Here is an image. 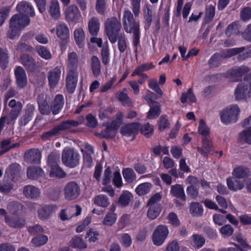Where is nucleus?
<instances>
[{"label":"nucleus","mask_w":251,"mask_h":251,"mask_svg":"<svg viewBox=\"0 0 251 251\" xmlns=\"http://www.w3.org/2000/svg\"><path fill=\"white\" fill-rule=\"evenodd\" d=\"M123 26L125 31L127 33L133 34V43L136 47L135 51L140 40L139 24L135 22L133 14L129 10L125 11L123 16Z\"/></svg>","instance_id":"obj_1"},{"label":"nucleus","mask_w":251,"mask_h":251,"mask_svg":"<svg viewBox=\"0 0 251 251\" xmlns=\"http://www.w3.org/2000/svg\"><path fill=\"white\" fill-rule=\"evenodd\" d=\"M82 121H77L75 120H67L61 123L59 125L54 126L51 130L44 132L41 138L46 141L55 136L57 135L61 131L69 130L73 127H76L81 124Z\"/></svg>","instance_id":"obj_2"},{"label":"nucleus","mask_w":251,"mask_h":251,"mask_svg":"<svg viewBox=\"0 0 251 251\" xmlns=\"http://www.w3.org/2000/svg\"><path fill=\"white\" fill-rule=\"evenodd\" d=\"M121 28L120 21L116 17L107 19L105 22L106 34L112 44L116 43L119 37Z\"/></svg>","instance_id":"obj_3"},{"label":"nucleus","mask_w":251,"mask_h":251,"mask_svg":"<svg viewBox=\"0 0 251 251\" xmlns=\"http://www.w3.org/2000/svg\"><path fill=\"white\" fill-rule=\"evenodd\" d=\"M61 159L66 166L74 168L79 164L80 155L74 148L66 147L62 151Z\"/></svg>","instance_id":"obj_4"},{"label":"nucleus","mask_w":251,"mask_h":251,"mask_svg":"<svg viewBox=\"0 0 251 251\" xmlns=\"http://www.w3.org/2000/svg\"><path fill=\"white\" fill-rule=\"evenodd\" d=\"M240 112V108L237 105H230L220 113L221 120L225 124L235 123Z\"/></svg>","instance_id":"obj_5"},{"label":"nucleus","mask_w":251,"mask_h":251,"mask_svg":"<svg viewBox=\"0 0 251 251\" xmlns=\"http://www.w3.org/2000/svg\"><path fill=\"white\" fill-rule=\"evenodd\" d=\"M80 192V186L76 182L70 181L64 187V197L67 200L73 201L79 196Z\"/></svg>","instance_id":"obj_6"},{"label":"nucleus","mask_w":251,"mask_h":251,"mask_svg":"<svg viewBox=\"0 0 251 251\" xmlns=\"http://www.w3.org/2000/svg\"><path fill=\"white\" fill-rule=\"evenodd\" d=\"M169 231L167 226L163 225L157 226L152 234V241L156 246H160L165 241Z\"/></svg>","instance_id":"obj_7"},{"label":"nucleus","mask_w":251,"mask_h":251,"mask_svg":"<svg viewBox=\"0 0 251 251\" xmlns=\"http://www.w3.org/2000/svg\"><path fill=\"white\" fill-rule=\"evenodd\" d=\"M65 17L68 23H76L80 19L81 15L78 7L75 4H72L65 10Z\"/></svg>","instance_id":"obj_8"},{"label":"nucleus","mask_w":251,"mask_h":251,"mask_svg":"<svg viewBox=\"0 0 251 251\" xmlns=\"http://www.w3.org/2000/svg\"><path fill=\"white\" fill-rule=\"evenodd\" d=\"M78 78V71H68L66 77V86L67 92L73 93L76 87Z\"/></svg>","instance_id":"obj_9"},{"label":"nucleus","mask_w":251,"mask_h":251,"mask_svg":"<svg viewBox=\"0 0 251 251\" xmlns=\"http://www.w3.org/2000/svg\"><path fill=\"white\" fill-rule=\"evenodd\" d=\"M61 66H56L48 73L49 85L51 88H54L58 84L61 76Z\"/></svg>","instance_id":"obj_10"},{"label":"nucleus","mask_w":251,"mask_h":251,"mask_svg":"<svg viewBox=\"0 0 251 251\" xmlns=\"http://www.w3.org/2000/svg\"><path fill=\"white\" fill-rule=\"evenodd\" d=\"M139 124L137 123H132L127 124L123 126L121 130V133L125 136H131L132 138L130 141H133L135 138V134L138 132L139 129Z\"/></svg>","instance_id":"obj_11"},{"label":"nucleus","mask_w":251,"mask_h":251,"mask_svg":"<svg viewBox=\"0 0 251 251\" xmlns=\"http://www.w3.org/2000/svg\"><path fill=\"white\" fill-rule=\"evenodd\" d=\"M5 223L15 229L23 228L26 224L25 219L20 215H12L6 217Z\"/></svg>","instance_id":"obj_12"},{"label":"nucleus","mask_w":251,"mask_h":251,"mask_svg":"<svg viewBox=\"0 0 251 251\" xmlns=\"http://www.w3.org/2000/svg\"><path fill=\"white\" fill-rule=\"evenodd\" d=\"M10 22L13 26H16L22 29L29 24L30 20L28 16L19 14L14 15Z\"/></svg>","instance_id":"obj_13"},{"label":"nucleus","mask_w":251,"mask_h":251,"mask_svg":"<svg viewBox=\"0 0 251 251\" xmlns=\"http://www.w3.org/2000/svg\"><path fill=\"white\" fill-rule=\"evenodd\" d=\"M14 73L18 87L20 89L24 88L27 83L25 70L22 67L18 66L15 69Z\"/></svg>","instance_id":"obj_14"},{"label":"nucleus","mask_w":251,"mask_h":251,"mask_svg":"<svg viewBox=\"0 0 251 251\" xmlns=\"http://www.w3.org/2000/svg\"><path fill=\"white\" fill-rule=\"evenodd\" d=\"M250 70V68L246 66L232 69L229 72L231 81L237 82L241 80L242 76L249 72Z\"/></svg>","instance_id":"obj_15"},{"label":"nucleus","mask_w":251,"mask_h":251,"mask_svg":"<svg viewBox=\"0 0 251 251\" xmlns=\"http://www.w3.org/2000/svg\"><path fill=\"white\" fill-rule=\"evenodd\" d=\"M41 152L37 149H31L27 151L24 154L25 160L33 164H38L40 162Z\"/></svg>","instance_id":"obj_16"},{"label":"nucleus","mask_w":251,"mask_h":251,"mask_svg":"<svg viewBox=\"0 0 251 251\" xmlns=\"http://www.w3.org/2000/svg\"><path fill=\"white\" fill-rule=\"evenodd\" d=\"M16 9L20 14L30 17H34L35 15L33 7L30 3L26 1L20 2L17 6Z\"/></svg>","instance_id":"obj_17"},{"label":"nucleus","mask_w":251,"mask_h":251,"mask_svg":"<svg viewBox=\"0 0 251 251\" xmlns=\"http://www.w3.org/2000/svg\"><path fill=\"white\" fill-rule=\"evenodd\" d=\"M10 107L11 108L9 113L10 120L8 119V123L9 124L10 121L15 119L19 115L22 109V104L20 101H16L15 100H11L8 104Z\"/></svg>","instance_id":"obj_18"},{"label":"nucleus","mask_w":251,"mask_h":251,"mask_svg":"<svg viewBox=\"0 0 251 251\" xmlns=\"http://www.w3.org/2000/svg\"><path fill=\"white\" fill-rule=\"evenodd\" d=\"M22 64L29 72H34L37 68V65L33 58L27 54H23L20 57Z\"/></svg>","instance_id":"obj_19"},{"label":"nucleus","mask_w":251,"mask_h":251,"mask_svg":"<svg viewBox=\"0 0 251 251\" xmlns=\"http://www.w3.org/2000/svg\"><path fill=\"white\" fill-rule=\"evenodd\" d=\"M56 209L54 205H45L38 210V217L41 220L47 219Z\"/></svg>","instance_id":"obj_20"},{"label":"nucleus","mask_w":251,"mask_h":251,"mask_svg":"<svg viewBox=\"0 0 251 251\" xmlns=\"http://www.w3.org/2000/svg\"><path fill=\"white\" fill-rule=\"evenodd\" d=\"M23 194L27 199H36L39 197L40 191L37 187L28 185L24 187Z\"/></svg>","instance_id":"obj_21"},{"label":"nucleus","mask_w":251,"mask_h":251,"mask_svg":"<svg viewBox=\"0 0 251 251\" xmlns=\"http://www.w3.org/2000/svg\"><path fill=\"white\" fill-rule=\"evenodd\" d=\"M49 12L51 17L54 20L60 19L61 16L60 5L57 0H52L49 6Z\"/></svg>","instance_id":"obj_22"},{"label":"nucleus","mask_w":251,"mask_h":251,"mask_svg":"<svg viewBox=\"0 0 251 251\" xmlns=\"http://www.w3.org/2000/svg\"><path fill=\"white\" fill-rule=\"evenodd\" d=\"M227 185L229 189L237 191L243 189L245 186L244 182L236 177H228L226 179Z\"/></svg>","instance_id":"obj_23"},{"label":"nucleus","mask_w":251,"mask_h":251,"mask_svg":"<svg viewBox=\"0 0 251 251\" xmlns=\"http://www.w3.org/2000/svg\"><path fill=\"white\" fill-rule=\"evenodd\" d=\"M79 63L78 56L75 52L68 54L67 60L68 71H78Z\"/></svg>","instance_id":"obj_24"},{"label":"nucleus","mask_w":251,"mask_h":251,"mask_svg":"<svg viewBox=\"0 0 251 251\" xmlns=\"http://www.w3.org/2000/svg\"><path fill=\"white\" fill-rule=\"evenodd\" d=\"M64 98L62 95H57L51 104V110L53 115L57 114L64 105Z\"/></svg>","instance_id":"obj_25"},{"label":"nucleus","mask_w":251,"mask_h":251,"mask_svg":"<svg viewBox=\"0 0 251 251\" xmlns=\"http://www.w3.org/2000/svg\"><path fill=\"white\" fill-rule=\"evenodd\" d=\"M44 176L43 170L40 167L32 166L27 170V176L31 179H37Z\"/></svg>","instance_id":"obj_26"},{"label":"nucleus","mask_w":251,"mask_h":251,"mask_svg":"<svg viewBox=\"0 0 251 251\" xmlns=\"http://www.w3.org/2000/svg\"><path fill=\"white\" fill-rule=\"evenodd\" d=\"M100 29V23L97 18L92 17L88 22V30L92 36H97Z\"/></svg>","instance_id":"obj_27"},{"label":"nucleus","mask_w":251,"mask_h":251,"mask_svg":"<svg viewBox=\"0 0 251 251\" xmlns=\"http://www.w3.org/2000/svg\"><path fill=\"white\" fill-rule=\"evenodd\" d=\"M90 65L93 74L97 77L101 73L100 63L98 57L95 55L92 56L90 60Z\"/></svg>","instance_id":"obj_28"},{"label":"nucleus","mask_w":251,"mask_h":251,"mask_svg":"<svg viewBox=\"0 0 251 251\" xmlns=\"http://www.w3.org/2000/svg\"><path fill=\"white\" fill-rule=\"evenodd\" d=\"M189 212L193 217H199L202 215L203 209L202 206L198 202H192L189 206Z\"/></svg>","instance_id":"obj_29"},{"label":"nucleus","mask_w":251,"mask_h":251,"mask_svg":"<svg viewBox=\"0 0 251 251\" xmlns=\"http://www.w3.org/2000/svg\"><path fill=\"white\" fill-rule=\"evenodd\" d=\"M171 193L173 196L179 198L183 201L186 200L183 188L180 184L172 185L171 189Z\"/></svg>","instance_id":"obj_30"},{"label":"nucleus","mask_w":251,"mask_h":251,"mask_svg":"<svg viewBox=\"0 0 251 251\" xmlns=\"http://www.w3.org/2000/svg\"><path fill=\"white\" fill-rule=\"evenodd\" d=\"M23 205L16 201H12L7 205V209L13 215H20L23 210Z\"/></svg>","instance_id":"obj_31"},{"label":"nucleus","mask_w":251,"mask_h":251,"mask_svg":"<svg viewBox=\"0 0 251 251\" xmlns=\"http://www.w3.org/2000/svg\"><path fill=\"white\" fill-rule=\"evenodd\" d=\"M249 169L244 166H238L234 169L232 175L238 178H244L250 176Z\"/></svg>","instance_id":"obj_32"},{"label":"nucleus","mask_w":251,"mask_h":251,"mask_svg":"<svg viewBox=\"0 0 251 251\" xmlns=\"http://www.w3.org/2000/svg\"><path fill=\"white\" fill-rule=\"evenodd\" d=\"M56 34L61 39H66L69 35V30L67 25L64 24H60L56 26Z\"/></svg>","instance_id":"obj_33"},{"label":"nucleus","mask_w":251,"mask_h":251,"mask_svg":"<svg viewBox=\"0 0 251 251\" xmlns=\"http://www.w3.org/2000/svg\"><path fill=\"white\" fill-rule=\"evenodd\" d=\"M39 109L42 114L49 115L50 113L51 107L49 105V100L47 99L43 100L39 98L38 100Z\"/></svg>","instance_id":"obj_34"},{"label":"nucleus","mask_w":251,"mask_h":251,"mask_svg":"<svg viewBox=\"0 0 251 251\" xmlns=\"http://www.w3.org/2000/svg\"><path fill=\"white\" fill-rule=\"evenodd\" d=\"M152 9L148 5H146L144 10V18L145 19V28L148 29L150 27L152 21Z\"/></svg>","instance_id":"obj_35"},{"label":"nucleus","mask_w":251,"mask_h":251,"mask_svg":"<svg viewBox=\"0 0 251 251\" xmlns=\"http://www.w3.org/2000/svg\"><path fill=\"white\" fill-rule=\"evenodd\" d=\"M235 99L238 100L245 99L246 98L247 93L245 84L243 83H239L234 92Z\"/></svg>","instance_id":"obj_36"},{"label":"nucleus","mask_w":251,"mask_h":251,"mask_svg":"<svg viewBox=\"0 0 251 251\" xmlns=\"http://www.w3.org/2000/svg\"><path fill=\"white\" fill-rule=\"evenodd\" d=\"M238 140L240 142L251 144V126L239 133Z\"/></svg>","instance_id":"obj_37"},{"label":"nucleus","mask_w":251,"mask_h":251,"mask_svg":"<svg viewBox=\"0 0 251 251\" xmlns=\"http://www.w3.org/2000/svg\"><path fill=\"white\" fill-rule=\"evenodd\" d=\"M74 35L76 44L80 47H82L85 40V33L83 29L81 27L75 29Z\"/></svg>","instance_id":"obj_38"},{"label":"nucleus","mask_w":251,"mask_h":251,"mask_svg":"<svg viewBox=\"0 0 251 251\" xmlns=\"http://www.w3.org/2000/svg\"><path fill=\"white\" fill-rule=\"evenodd\" d=\"M240 27L238 22H234L232 23L227 26L225 32L226 35L228 37H230L233 35L239 34Z\"/></svg>","instance_id":"obj_39"},{"label":"nucleus","mask_w":251,"mask_h":251,"mask_svg":"<svg viewBox=\"0 0 251 251\" xmlns=\"http://www.w3.org/2000/svg\"><path fill=\"white\" fill-rule=\"evenodd\" d=\"M123 177L126 182L127 183H132L136 179V175L133 170L130 168L123 169Z\"/></svg>","instance_id":"obj_40"},{"label":"nucleus","mask_w":251,"mask_h":251,"mask_svg":"<svg viewBox=\"0 0 251 251\" xmlns=\"http://www.w3.org/2000/svg\"><path fill=\"white\" fill-rule=\"evenodd\" d=\"M151 109L148 113L147 117L149 119H152L158 117L161 112L160 105L158 102L150 105Z\"/></svg>","instance_id":"obj_41"},{"label":"nucleus","mask_w":251,"mask_h":251,"mask_svg":"<svg viewBox=\"0 0 251 251\" xmlns=\"http://www.w3.org/2000/svg\"><path fill=\"white\" fill-rule=\"evenodd\" d=\"M70 246L73 248L85 249L86 244L83 240L79 236L74 237L70 242Z\"/></svg>","instance_id":"obj_42"},{"label":"nucleus","mask_w":251,"mask_h":251,"mask_svg":"<svg viewBox=\"0 0 251 251\" xmlns=\"http://www.w3.org/2000/svg\"><path fill=\"white\" fill-rule=\"evenodd\" d=\"M151 63H146L141 64L137 67L136 69L132 72L131 76H134L136 75H140L141 73H143L144 71H147L150 69L154 68Z\"/></svg>","instance_id":"obj_43"},{"label":"nucleus","mask_w":251,"mask_h":251,"mask_svg":"<svg viewBox=\"0 0 251 251\" xmlns=\"http://www.w3.org/2000/svg\"><path fill=\"white\" fill-rule=\"evenodd\" d=\"M151 186L152 185L150 183H143L137 187L135 189V192L140 196L144 195L150 191Z\"/></svg>","instance_id":"obj_44"},{"label":"nucleus","mask_w":251,"mask_h":251,"mask_svg":"<svg viewBox=\"0 0 251 251\" xmlns=\"http://www.w3.org/2000/svg\"><path fill=\"white\" fill-rule=\"evenodd\" d=\"M66 175V173L58 165L50 167V176L63 178Z\"/></svg>","instance_id":"obj_45"},{"label":"nucleus","mask_w":251,"mask_h":251,"mask_svg":"<svg viewBox=\"0 0 251 251\" xmlns=\"http://www.w3.org/2000/svg\"><path fill=\"white\" fill-rule=\"evenodd\" d=\"M148 217L151 220L156 219L162 210V206H148Z\"/></svg>","instance_id":"obj_46"},{"label":"nucleus","mask_w":251,"mask_h":251,"mask_svg":"<svg viewBox=\"0 0 251 251\" xmlns=\"http://www.w3.org/2000/svg\"><path fill=\"white\" fill-rule=\"evenodd\" d=\"M132 198L131 194L128 191H126L121 195L118 203L122 206H126L129 203Z\"/></svg>","instance_id":"obj_47"},{"label":"nucleus","mask_w":251,"mask_h":251,"mask_svg":"<svg viewBox=\"0 0 251 251\" xmlns=\"http://www.w3.org/2000/svg\"><path fill=\"white\" fill-rule=\"evenodd\" d=\"M94 203L99 206L106 207L109 205L110 202L106 196L100 195L95 198Z\"/></svg>","instance_id":"obj_48"},{"label":"nucleus","mask_w":251,"mask_h":251,"mask_svg":"<svg viewBox=\"0 0 251 251\" xmlns=\"http://www.w3.org/2000/svg\"><path fill=\"white\" fill-rule=\"evenodd\" d=\"M215 14V8L213 5H209L206 7L205 16L204 22L205 24L210 23L213 19Z\"/></svg>","instance_id":"obj_49"},{"label":"nucleus","mask_w":251,"mask_h":251,"mask_svg":"<svg viewBox=\"0 0 251 251\" xmlns=\"http://www.w3.org/2000/svg\"><path fill=\"white\" fill-rule=\"evenodd\" d=\"M162 198L161 195L159 193H155L148 201V206H162L159 203Z\"/></svg>","instance_id":"obj_50"},{"label":"nucleus","mask_w":251,"mask_h":251,"mask_svg":"<svg viewBox=\"0 0 251 251\" xmlns=\"http://www.w3.org/2000/svg\"><path fill=\"white\" fill-rule=\"evenodd\" d=\"M149 86L150 88L154 91L158 95V96H156L155 97V99H157L162 96L163 91L159 87L156 79H150L149 82Z\"/></svg>","instance_id":"obj_51"},{"label":"nucleus","mask_w":251,"mask_h":251,"mask_svg":"<svg viewBox=\"0 0 251 251\" xmlns=\"http://www.w3.org/2000/svg\"><path fill=\"white\" fill-rule=\"evenodd\" d=\"M198 132L203 137L207 136L210 133L209 128L207 127L204 120L202 119H201L200 121Z\"/></svg>","instance_id":"obj_52"},{"label":"nucleus","mask_w":251,"mask_h":251,"mask_svg":"<svg viewBox=\"0 0 251 251\" xmlns=\"http://www.w3.org/2000/svg\"><path fill=\"white\" fill-rule=\"evenodd\" d=\"M10 27L8 31L7 36L11 39H14L16 37L19 35L20 31L21 30L19 27L12 25V23L9 22Z\"/></svg>","instance_id":"obj_53"},{"label":"nucleus","mask_w":251,"mask_h":251,"mask_svg":"<svg viewBox=\"0 0 251 251\" xmlns=\"http://www.w3.org/2000/svg\"><path fill=\"white\" fill-rule=\"evenodd\" d=\"M8 62V55L7 50L0 48V66L3 69Z\"/></svg>","instance_id":"obj_54"},{"label":"nucleus","mask_w":251,"mask_h":251,"mask_svg":"<svg viewBox=\"0 0 251 251\" xmlns=\"http://www.w3.org/2000/svg\"><path fill=\"white\" fill-rule=\"evenodd\" d=\"M107 8L106 0H97L96 3V9L100 14H104Z\"/></svg>","instance_id":"obj_55"},{"label":"nucleus","mask_w":251,"mask_h":251,"mask_svg":"<svg viewBox=\"0 0 251 251\" xmlns=\"http://www.w3.org/2000/svg\"><path fill=\"white\" fill-rule=\"evenodd\" d=\"M220 233L225 237L231 236L234 232V228L229 224L223 226L220 229Z\"/></svg>","instance_id":"obj_56"},{"label":"nucleus","mask_w":251,"mask_h":251,"mask_svg":"<svg viewBox=\"0 0 251 251\" xmlns=\"http://www.w3.org/2000/svg\"><path fill=\"white\" fill-rule=\"evenodd\" d=\"M59 154L57 152H51L48 156V162L50 167L58 165L59 162Z\"/></svg>","instance_id":"obj_57"},{"label":"nucleus","mask_w":251,"mask_h":251,"mask_svg":"<svg viewBox=\"0 0 251 251\" xmlns=\"http://www.w3.org/2000/svg\"><path fill=\"white\" fill-rule=\"evenodd\" d=\"M170 122L166 115H162L159 118L158 121V128L160 131H162L166 128H169Z\"/></svg>","instance_id":"obj_58"},{"label":"nucleus","mask_w":251,"mask_h":251,"mask_svg":"<svg viewBox=\"0 0 251 251\" xmlns=\"http://www.w3.org/2000/svg\"><path fill=\"white\" fill-rule=\"evenodd\" d=\"M117 131L112 129L109 126H107L106 129L101 132L99 135L105 138H113L116 135Z\"/></svg>","instance_id":"obj_59"},{"label":"nucleus","mask_w":251,"mask_h":251,"mask_svg":"<svg viewBox=\"0 0 251 251\" xmlns=\"http://www.w3.org/2000/svg\"><path fill=\"white\" fill-rule=\"evenodd\" d=\"M48 241V237L46 235H38L33 238L32 242L36 246H40L45 244Z\"/></svg>","instance_id":"obj_60"},{"label":"nucleus","mask_w":251,"mask_h":251,"mask_svg":"<svg viewBox=\"0 0 251 251\" xmlns=\"http://www.w3.org/2000/svg\"><path fill=\"white\" fill-rule=\"evenodd\" d=\"M38 53L42 58L45 59H50L52 55L49 50L43 46H39L37 49Z\"/></svg>","instance_id":"obj_61"},{"label":"nucleus","mask_w":251,"mask_h":251,"mask_svg":"<svg viewBox=\"0 0 251 251\" xmlns=\"http://www.w3.org/2000/svg\"><path fill=\"white\" fill-rule=\"evenodd\" d=\"M117 217L115 213H108L104 217L103 224L104 225L111 226L116 222Z\"/></svg>","instance_id":"obj_62"},{"label":"nucleus","mask_w":251,"mask_h":251,"mask_svg":"<svg viewBox=\"0 0 251 251\" xmlns=\"http://www.w3.org/2000/svg\"><path fill=\"white\" fill-rule=\"evenodd\" d=\"M132 11L135 17H138L140 13L141 0H130Z\"/></svg>","instance_id":"obj_63"},{"label":"nucleus","mask_w":251,"mask_h":251,"mask_svg":"<svg viewBox=\"0 0 251 251\" xmlns=\"http://www.w3.org/2000/svg\"><path fill=\"white\" fill-rule=\"evenodd\" d=\"M221 62V56L218 53H215L212 56L208 61V64L210 68L217 67Z\"/></svg>","instance_id":"obj_64"}]
</instances>
